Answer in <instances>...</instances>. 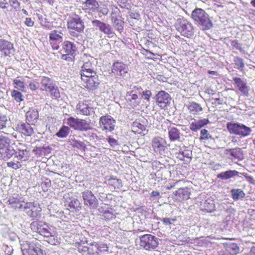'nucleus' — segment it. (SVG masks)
Wrapping results in <instances>:
<instances>
[{
  "instance_id": "nucleus-1",
  "label": "nucleus",
  "mask_w": 255,
  "mask_h": 255,
  "mask_svg": "<svg viewBox=\"0 0 255 255\" xmlns=\"http://www.w3.org/2000/svg\"><path fill=\"white\" fill-rule=\"evenodd\" d=\"M67 27L71 36L78 37L84 31V22L79 15L73 14L67 20Z\"/></svg>"
},
{
  "instance_id": "nucleus-2",
  "label": "nucleus",
  "mask_w": 255,
  "mask_h": 255,
  "mask_svg": "<svg viewBox=\"0 0 255 255\" xmlns=\"http://www.w3.org/2000/svg\"><path fill=\"white\" fill-rule=\"evenodd\" d=\"M192 17L197 25L203 30L210 29L213 26L209 15L201 8H196L192 12Z\"/></svg>"
},
{
  "instance_id": "nucleus-3",
  "label": "nucleus",
  "mask_w": 255,
  "mask_h": 255,
  "mask_svg": "<svg viewBox=\"0 0 255 255\" xmlns=\"http://www.w3.org/2000/svg\"><path fill=\"white\" fill-rule=\"evenodd\" d=\"M227 128L231 134L243 137L249 135L252 131L251 128L245 125L233 122L228 123Z\"/></svg>"
},
{
  "instance_id": "nucleus-4",
  "label": "nucleus",
  "mask_w": 255,
  "mask_h": 255,
  "mask_svg": "<svg viewBox=\"0 0 255 255\" xmlns=\"http://www.w3.org/2000/svg\"><path fill=\"white\" fill-rule=\"evenodd\" d=\"M67 125L74 130L86 131L92 129L90 121L70 117L67 119Z\"/></svg>"
},
{
  "instance_id": "nucleus-5",
  "label": "nucleus",
  "mask_w": 255,
  "mask_h": 255,
  "mask_svg": "<svg viewBox=\"0 0 255 255\" xmlns=\"http://www.w3.org/2000/svg\"><path fill=\"white\" fill-rule=\"evenodd\" d=\"M176 30L180 34L189 38L194 34V28L192 24L186 19H179L175 25Z\"/></svg>"
},
{
  "instance_id": "nucleus-6",
  "label": "nucleus",
  "mask_w": 255,
  "mask_h": 255,
  "mask_svg": "<svg viewBox=\"0 0 255 255\" xmlns=\"http://www.w3.org/2000/svg\"><path fill=\"white\" fill-rule=\"evenodd\" d=\"M23 210L32 220L38 219L41 217V208L39 204L35 202H25Z\"/></svg>"
},
{
  "instance_id": "nucleus-7",
  "label": "nucleus",
  "mask_w": 255,
  "mask_h": 255,
  "mask_svg": "<svg viewBox=\"0 0 255 255\" xmlns=\"http://www.w3.org/2000/svg\"><path fill=\"white\" fill-rule=\"evenodd\" d=\"M140 246L146 250L155 249L158 245V238L151 234H145L140 238Z\"/></svg>"
},
{
  "instance_id": "nucleus-8",
  "label": "nucleus",
  "mask_w": 255,
  "mask_h": 255,
  "mask_svg": "<svg viewBox=\"0 0 255 255\" xmlns=\"http://www.w3.org/2000/svg\"><path fill=\"white\" fill-rule=\"evenodd\" d=\"M30 228L33 231L39 234L45 238L52 236L48 227L42 222L38 221H33L30 224Z\"/></svg>"
},
{
  "instance_id": "nucleus-9",
  "label": "nucleus",
  "mask_w": 255,
  "mask_h": 255,
  "mask_svg": "<svg viewBox=\"0 0 255 255\" xmlns=\"http://www.w3.org/2000/svg\"><path fill=\"white\" fill-rule=\"evenodd\" d=\"M14 52L12 43L5 39H0V55L1 57H10Z\"/></svg>"
},
{
  "instance_id": "nucleus-10",
  "label": "nucleus",
  "mask_w": 255,
  "mask_h": 255,
  "mask_svg": "<svg viewBox=\"0 0 255 255\" xmlns=\"http://www.w3.org/2000/svg\"><path fill=\"white\" fill-rule=\"evenodd\" d=\"M116 121L111 116H102L99 119V126L103 130L112 131L115 127Z\"/></svg>"
},
{
  "instance_id": "nucleus-11",
  "label": "nucleus",
  "mask_w": 255,
  "mask_h": 255,
  "mask_svg": "<svg viewBox=\"0 0 255 255\" xmlns=\"http://www.w3.org/2000/svg\"><path fill=\"white\" fill-rule=\"evenodd\" d=\"M156 105L161 109H165L171 100L170 95L164 91H159L155 96Z\"/></svg>"
},
{
  "instance_id": "nucleus-12",
  "label": "nucleus",
  "mask_w": 255,
  "mask_h": 255,
  "mask_svg": "<svg viewBox=\"0 0 255 255\" xmlns=\"http://www.w3.org/2000/svg\"><path fill=\"white\" fill-rule=\"evenodd\" d=\"M23 255H40L41 249L37 245L28 242H23L21 244Z\"/></svg>"
},
{
  "instance_id": "nucleus-13",
  "label": "nucleus",
  "mask_w": 255,
  "mask_h": 255,
  "mask_svg": "<svg viewBox=\"0 0 255 255\" xmlns=\"http://www.w3.org/2000/svg\"><path fill=\"white\" fill-rule=\"evenodd\" d=\"M224 153L226 156L232 161H241L244 158V152L240 147L226 149Z\"/></svg>"
},
{
  "instance_id": "nucleus-14",
  "label": "nucleus",
  "mask_w": 255,
  "mask_h": 255,
  "mask_svg": "<svg viewBox=\"0 0 255 255\" xmlns=\"http://www.w3.org/2000/svg\"><path fill=\"white\" fill-rule=\"evenodd\" d=\"M111 20L116 30L122 33L124 30V21L122 19V16L119 9L112 11L111 14Z\"/></svg>"
},
{
  "instance_id": "nucleus-15",
  "label": "nucleus",
  "mask_w": 255,
  "mask_h": 255,
  "mask_svg": "<svg viewBox=\"0 0 255 255\" xmlns=\"http://www.w3.org/2000/svg\"><path fill=\"white\" fill-rule=\"evenodd\" d=\"M92 23L94 25L98 27L101 32L106 34L109 38H113L115 36L116 34L109 24L102 22L99 20H93Z\"/></svg>"
},
{
  "instance_id": "nucleus-16",
  "label": "nucleus",
  "mask_w": 255,
  "mask_h": 255,
  "mask_svg": "<svg viewBox=\"0 0 255 255\" xmlns=\"http://www.w3.org/2000/svg\"><path fill=\"white\" fill-rule=\"evenodd\" d=\"M84 87L89 90H95L98 88L100 85V80L98 75L95 74L92 76L86 77L81 80Z\"/></svg>"
},
{
  "instance_id": "nucleus-17",
  "label": "nucleus",
  "mask_w": 255,
  "mask_h": 255,
  "mask_svg": "<svg viewBox=\"0 0 255 255\" xmlns=\"http://www.w3.org/2000/svg\"><path fill=\"white\" fill-rule=\"evenodd\" d=\"M151 144L153 151L156 153L161 154L166 148V140L160 136L153 137Z\"/></svg>"
},
{
  "instance_id": "nucleus-18",
  "label": "nucleus",
  "mask_w": 255,
  "mask_h": 255,
  "mask_svg": "<svg viewBox=\"0 0 255 255\" xmlns=\"http://www.w3.org/2000/svg\"><path fill=\"white\" fill-rule=\"evenodd\" d=\"M223 245L224 251L220 255H237L241 252L240 246L236 243H225Z\"/></svg>"
},
{
  "instance_id": "nucleus-19",
  "label": "nucleus",
  "mask_w": 255,
  "mask_h": 255,
  "mask_svg": "<svg viewBox=\"0 0 255 255\" xmlns=\"http://www.w3.org/2000/svg\"><path fill=\"white\" fill-rule=\"evenodd\" d=\"M82 197L85 205L91 208L96 209L98 205V200L93 193L90 190H86L82 193Z\"/></svg>"
},
{
  "instance_id": "nucleus-20",
  "label": "nucleus",
  "mask_w": 255,
  "mask_h": 255,
  "mask_svg": "<svg viewBox=\"0 0 255 255\" xmlns=\"http://www.w3.org/2000/svg\"><path fill=\"white\" fill-rule=\"evenodd\" d=\"M128 71V68L127 65L123 62L117 61L113 64L112 72L115 75L122 77L126 76Z\"/></svg>"
},
{
  "instance_id": "nucleus-21",
  "label": "nucleus",
  "mask_w": 255,
  "mask_h": 255,
  "mask_svg": "<svg viewBox=\"0 0 255 255\" xmlns=\"http://www.w3.org/2000/svg\"><path fill=\"white\" fill-rule=\"evenodd\" d=\"M233 81L236 88L241 94L244 96L248 97L250 89L247 82L239 77L233 78Z\"/></svg>"
},
{
  "instance_id": "nucleus-22",
  "label": "nucleus",
  "mask_w": 255,
  "mask_h": 255,
  "mask_svg": "<svg viewBox=\"0 0 255 255\" xmlns=\"http://www.w3.org/2000/svg\"><path fill=\"white\" fill-rule=\"evenodd\" d=\"M190 195L191 192L189 188H180L173 193V199L175 201L182 202L190 198Z\"/></svg>"
},
{
  "instance_id": "nucleus-23",
  "label": "nucleus",
  "mask_w": 255,
  "mask_h": 255,
  "mask_svg": "<svg viewBox=\"0 0 255 255\" xmlns=\"http://www.w3.org/2000/svg\"><path fill=\"white\" fill-rule=\"evenodd\" d=\"M64 205L68 210L73 213L79 211L82 207L80 201L72 197L66 199Z\"/></svg>"
},
{
  "instance_id": "nucleus-24",
  "label": "nucleus",
  "mask_w": 255,
  "mask_h": 255,
  "mask_svg": "<svg viewBox=\"0 0 255 255\" xmlns=\"http://www.w3.org/2000/svg\"><path fill=\"white\" fill-rule=\"evenodd\" d=\"M39 119V113L37 110L33 108H29L25 114L26 123L35 125Z\"/></svg>"
},
{
  "instance_id": "nucleus-25",
  "label": "nucleus",
  "mask_w": 255,
  "mask_h": 255,
  "mask_svg": "<svg viewBox=\"0 0 255 255\" xmlns=\"http://www.w3.org/2000/svg\"><path fill=\"white\" fill-rule=\"evenodd\" d=\"M30 125L31 124L27 123L18 124L17 130L25 136H31L34 133V130Z\"/></svg>"
},
{
  "instance_id": "nucleus-26",
  "label": "nucleus",
  "mask_w": 255,
  "mask_h": 255,
  "mask_svg": "<svg viewBox=\"0 0 255 255\" xmlns=\"http://www.w3.org/2000/svg\"><path fill=\"white\" fill-rule=\"evenodd\" d=\"M8 205L10 206L12 208L15 210L23 209L24 204L25 202L22 201L20 198L18 197H10L7 201Z\"/></svg>"
},
{
  "instance_id": "nucleus-27",
  "label": "nucleus",
  "mask_w": 255,
  "mask_h": 255,
  "mask_svg": "<svg viewBox=\"0 0 255 255\" xmlns=\"http://www.w3.org/2000/svg\"><path fill=\"white\" fill-rule=\"evenodd\" d=\"M209 120L203 119L201 120H194L189 126L190 129L193 131L196 132L202 128L204 127L209 123Z\"/></svg>"
},
{
  "instance_id": "nucleus-28",
  "label": "nucleus",
  "mask_w": 255,
  "mask_h": 255,
  "mask_svg": "<svg viewBox=\"0 0 255 255\" xmlns=\"http://www.w3.org/2000/svg\"><path fill=\"white\" fill-rule=\"evenodd\" d=\"M90 246L94 249L95 255L108 251L109 248L107 244L103 242H94L91 243Z\"/></svg>"
},
{
  "instance_id": "nucleus-29",
  "label": "nucleus",
  "mask_w": 255,
  "mask_h": 255,
  "mask_svg": "<svg viewBox=\"0 0 255 255\" xmlns=\"http://www.w3.org/2000/svg\"><path fill=\"white\" fill-rule=\"evenodd\" d=\"M132 131L134 133L145 135L148 132V130L146 128V126L135 121L132 125Z\"/></svg>"
},
{
  "instance_id": "nucleus-30",
  "label": "nucleus",
  "mask_w": 255,
  "mask_h": 255,
  "mask_svg": "<svg viewBox=\"0 0 255 255\" xmlns=\"http://www.w3.org/2000/svg\"><path fill=\"white\" fill-rule=\"evenodd\" d=\"M201 210L209 213L213 212L216 210V206L214 200L208 198L202 205Z\"/></svg>"
},
{
  "instance_id": "nucleus-31",
  "label": "nucleus",
  "mask_w": 255,
  "mask_h": 255,
  "mask_svg": "<svg viewBox=\"0 0 255 255\" xmlns=\"http://www.w3.org/2000/svg\"><path fill=\"white\" fill-rule=\"evenodd\" d=\"M75 246L78 249V252L82 254L87 252L90 255H95V253L94 252V249L91 246L88 247L84 243H76Z\"/></svg>"
},
{
  "instance_id": "nucleus-32",
  "label": "nucleus",
  "mask_w": 255,
  "mask_h": 255,
  "mask_svg": "<svg viewBox=\"0 0 255 255\" xmlns=\"http://www.w3.org/2000/svg\"><path fill=\"white\" fill-rule=\"evenodd\" d=\"M76 47L73 42L66 40L62 44V49L65 53L75 54Z\"/></svg>"
},
{
  "instance_id": "nucleus-33",
  "label": "nucleus",
  "mask_w": 255,
  "mask_h": 255,
  "mask_svg": "<svg viewBox=\"0 0 255 255\" xmlns=\"http://www.w3.org/2000/svg\"><path fill=\"white\" fill-rule=\"evenodd\" d=\"M239 172L236 170H228L218 174L217 177L221 179L227 180L238 175Z\"/></svg>"
},
{
  "instance_id": "nucleus-34",
  "label": "nucleus",
  "mask_w": 255,
  "mask_h": 255,
  "mask_svg": "<svg viewBox=\"0 0 255 255\" xmlns=\"http://www.w3.org/2000/svg\"><path fill=\"white\" fill-rule=\"evenodd\" d=\"M168 135L171 141L178 140L180 138V130L176 128L172 127L169 129Z\"/></svg>"
},
{
  "instance_id": "nucleus-35",
  "label": "nucleus",
  "mask_w": 255,
  "mask_h": 255,
  "mask_svg": "<svg viewBox=\"0 0 255 255\" xmlns=\"http://www.w3.org/2000/svg\"><path fill=\"white\" fill-rule=\"evenodd\" d=\"M23 78L21 76H17L13 80V85L14 88L18 89L22 92H25V86Z\"/></svg>"
},
{
  "instance_id": "nucleus-36",
  "label": "nucleus",
  "mask_w": 255,
  "mask_h": 255,
  "mask_svg": "<svg viewBox=\"0 0 255 255\" xmlns=\"http://www.w3.org/2000/svg\"><path fill=\"white\" fill-rule=\"evenodd\" d=\"M107 184L114 190L120 189L122 186L121 180L112 177L107 180Z\"/></svg>"
},
{
  "instance_id": "nucleus-37",
  "label": "nucleus",
  "mask_w": 255,
  "mask_h": 255,
  "mask_svg": "<svg viewBox=\"0 0 255 255\" xmlns=\"http://www.w3.org/2000/svg\"><path fill=\"white\" fill-rule=\"evenodd\" d=\"M41 84L42 87H43L44 90L47 91L55 84L53 82L52 79L49 77L42 76L41 80Z\"/></svg>"
},
{
  "instance_id": "nucleus-38",
  "label": "nucleus",
  "mask_w": 255,
  "mask_h": 255,
  "mask_svg": "<svg viewBox=\"0 0 255 255\" xmlns=\"http://www.w3.org/2000/svg\"><path fill=\"white\" fill-rule=\"evenodd\" d=\"M10 143V139L7 136L3 135H0V149H7L8 153L10 150L9 149Z\"/></svg>"
},
{
  "instance_id": "nucleus-39",
  "label": "nucleus",
  "mask_w": 255,
  "mask_h": 255,
  "mask_svg": "<svg viewBox=\"0 0 255 255\" xmlns=\"http://www.w3.org/2000/svg\"><path fill=\"white\" fill-rule=\"evenodd\" d=\"M187 108L189 112L193 115H197L199 112L203 111V108L201 105L194 102H190Z\"/></svg>"
},
{
  "instance_id": "nucleus-40",
  "label": "nucleus",
  "mask_w": 255,
  "mask_h": 255,
  "mask_svg": "<svg viewBox=\"0 0 255 255\" xmlns=\"http://www.w3.org/2000/svg\"><path fill=\"white\" fill-rule=\"evenodd\" d=\"M77 109L80 113L83 115L89 116L90 114V107L89 105L84 102H80L77 105Z\"/></svg>"
},
{
  "instance_id": "nucleus-41",
  "label": "nucleus",
  "mask_w": 255,
  "mask_h": 255,
  "mask_svg": "<svg viewBox=\"0 0 255 255\" xmlns=\"http://www.w3.org/2000/svg\"><path fill=\"white\" fill-rule=\"evenodd\" d=\"M177 158L181 160H184L185 158L191 159L192 156V151L186 148L180 149L179 152L177 153Z\"/></svg>"
},
{
  "instance_id": "nucleus-42",
  "label": "nucleus",
  "mask_w": 255,
  "mask_h": 255,
  "mask_svg": "<svg viewBox=\"0 0 255 255\" xmlns=\"http://www.w3.org/2000/svg\"><path fill=\"white\" fill-rule=\"evenodd\" d=\"M61 34L62 32L61 31L53 30L49 33V40H52V41L59 40L60 42H62L63 36Z\"/></svg>"
},
{
  "instance_id": "nucleus-43",
  "label": "nucleus",
  "mask_w": 255,
  "mask_h": 255,
  "mask_svg": "<svg viewBox=\"0 0 255 255\" xmlns=\"http://www.w3.org/2000/svg\"><path fill=\"white\" fill-rule=\"evenodd\" d=\"M47 92L50 93L51 97L53 99L58 100L60 98L59 89L55 84L49 89Z\"/></svg>"
},
{
  "instance_id": "nucleus-44",
  "label": "nucleus",
  "mask_w": 255,
  "mask_h": 255,
  "mask_svg": "<svg viewBox=\"0 0 255 255\" xmlns=\"http://www.w3.org/2000/svg\"><path fill=\"white\" fill-rule=\"evenodd\" d=\"M70 132V128L65 126H62L59 130L56 133V135L60 138L66 137Z\"/></svg>"
},
{
  "instance_id": "nucleus-45",
  "label": "nucleus",
  "mask_w": 255,
  "mask_h": 255,
  "mask_svg": "<svg viewBox=\"0 0 255 255\" xmlns=\"http://www.w3.org/2000/svg\"><path fill=\"white\" fill-rule=\"evenodd\" d=\"M84 4L87 9L93 10L99 6V3L97 0H86Z\"/></svg>"
},
{
  "instance_id": "nucleus-46",
  "label": "nucleus",
  "mask_w": 255,
  "mask_h": 255,
  "mask_svg": "<svg viewBox=\"0 0 255 255\" xmlns=\"http://www.w3.org/2000/svg\"><path fill=\"white\" fill-rule=\"evenodd\" d=\"M25 152H26V149L18 150L17 151H15L14 150H10V152L7 153V156L9 157L11 156L14 153L16 154V156L18 159H22L25 155Z\"/></svg>"
},
{
  "instance_id": "nucleus-47",
  "label": "nucleus",
  "mask_w": 255,
  "mask_h": 255,
  "mask_svg": "<svg viewBox=\"0 0 255 255\" xmlns=\"http://www.w3.org/2000/svg\"><path fill=\"white\" fill-rule=\"evenodd\" d=\"M234 64L236 68L242 71L244 70L245 64L243 59L238 56H236L234 59Z\"/></svg>"
},
{
  "instance_id": "nucleus-48",
  "label": "nucleus",
  "mask_w": 255,
  "mask_h": 255,
  "mask_svg": "<svg viewBox=\"0 0 255 255\" xmlns=\"http://www.w3.org/2000/svg\"><path fill=\"white\" fill-rule=\"evenodd\" d=\"M232 195L234 200H238L240 198L245 196V193L241 189H233L231 190Z\"/></svg>"
},
{
  "instance_id": "nucleus-49",
  "label": "nucleus",
  "mask_w": 255,
  "mask_h": 255,
  "mask_svg": "<svg viewBox=\"0 0 255 255\" xmlns=\"http://www.w3.org/2000/svg\"><path fill=\"white\" fill-rule=\"evenodd\" d=\"M101 213H102V219L105 221H110L115 217L113 212L109 210L101 211Z\"/></svg>"
},
{
  "instance_id": "nucleus-50",
  "label": "nucleus",
  "mask_w": 255,
  "mask_h": 255,
  "mask_svg": "<svg viewBox=\"0 0 255 255\" xmlns=\"http://www.w3.org/2000/svg\"><path fill=\"white\" fill-rule=\"evenodd\" d=\"M95 71L90 61H88L84 63L81 67L80 72Z\"/></svg>"
},
{
  "instance_id": "nucleus-51",
  "label": "nucleus",
  "mask_w": 255,
  "mask_h": 255,
  "mask_svg": "<svg viewBox=\"0 0 255 255\" xmlns=\"http://www.w3.org/2000/svg\"><path fill=\"white\" fill-rule=\"evenodd\" d=\"M10 5V9L9 10L11 12L17 11L20 8V3L17 0H8Z\"/></svg>"
},
{
  "instance_id": "nucleus-52",
  "label": "nucleus",
  "mask_w": 255,
  "mask_h": 255,
  "mask_svg": "<svg viewBox=\"0 0 255 255\" xmlns=\"http://www.w3.org/2000/svg\"><path fill=\"white\" fill-rule=\"evenodd\" d=\"M11 95L17 102H20L23 100L22 94L17 90H13Z\"/></svg>"
},
{
  "instance_id": "nucleus-53",
  "label": "nucleus",
  "mask_w": 255,
  "mask_h": 255,
  "mask_svg": "<svg viewBox=\"0 0 255 255\" xmlns=\"http://www.w3.org/2000/svg\"><path fill=\"white\" fill-rule=\"evenodd\" d=\"M200 134L201 136L199 139L201 141L212 138V135L209 134L208 131L206 129H201Z\"/></svg>"
},
{
  "instance_id": "nucleus-54",
  "label": "nucleus",
  "mask_w": 255,
  "mask_h": 255,
  "mask_svg": "<svg viewBox=\"0 0 255 255\" xmlns=\"http://www.w3.org/2000/svg\"><path fill=\"white\" fill-rule=\"evenodd\" d=\"M74 54L65 53L62 54L61 56V59L69 62H73L74 61L73 55Z\"/></svg>"
},
{
  "instance_id": "nucleus-55",
  "label": "nucleus",
  "mask_w": 255,
  "mask_h": 255,
  "mask_svg": "<svg viewBox=\"0 0 255 255\" xmlns=\"http://www.w3.org/2000/svg\"><path fill=\"white\" fill-rule=\"evenodd\" d=\"M7 121L6 116L0 112V130L5 128Z\"/></svg>"
},
{
  "instance_id": "nucleus-56",
  "label": "nucleus",
  "mask_w": 255,
  "mask_h": 255,
  "mask_svg": "<svg viewBox=\"0 0 255 255\" xmlns=\"http://www.w3.org/2000/svg\"><path fill=\"white\" fill-rule=\"evenodd\" d=\"M80 74L81 76V79L82 80L86 78V77L92 76L93 75H95V74H97V72L96 71H92L80 72Z\"/></svg>"
},
{
  "instance_id": "nucleus-57",
  "label": "nucleus",
  "mask_w": 255,
  "mask_h": 255,
  "mask_svg": "<svg viewBox=\"0 0 255 255\" xmlns=\"http://www.w3.org/2000/svg\"><path fill=\"white\" fill-rule=\"evenodd\" d=\"M151 96L152 93L150 90H146L142 92V97L147 101H149Z\"/></svg>"
},
{
  "instance_id": "nucleus-58",
  "label": "nucleus",
  "mask_w": 255,
  "mask_h": 255,
  "mask_svg": "<svg viewBox=\"0 0 255 255\" xmlns=\"http://www.w3.org/2000/svg\"><path fill=\"white\" fill-rule=\"evenodd\" d=\"M7 165L9 167H11L14 169H17L20 168L21 167V164L17 162V163H14L13 162H8L7 163Z\"/></svg>"
},
{
  "instance_id": "nucleus-59",
  "label": "nucleus",
  "mask_w": 255,
  "mask_h": 255,
  "mask_svg": "<svg viewBox=\"0 0 255 255\" xmlns=\"http://www.w3.org/2000/svg\"><path fill=\"white\" fill-rule=\"evenodd\" d=\"M50 44L53 50H58L59 48V43L61 42L59 40H55L54 41L49 40Z\"/></svg>"
},
{
  "instance_id": "nucleus-60",
  "label": "nucleus",
  "mask_w": 255,
  "mask_h": 255,
  "mask_svg": "<svg viewBox=\"0 0 255 255\" xmlns=\"http://www.w3.org/2000/svg\"><path fill=\"white\" fill-rule=\"evenodd\" d=\"M231 45L233 48H236V49L242 50V48L241 46V44L239 43L238 41L237 40H234L231 41Z\"/></svg>"
},
{
  "instance_id": "nucleus-61",
  "label": "nucleus",
  "mask_w": 255,
  "mask_h": 255,
  "mask_svg": "<svg viewBox=\"0 0 255 255\" xmlns=\"http://www.w3.org/2000/svg\"><path fill=\"white\" fill-rule=\"evenodd\" d=\"M175 221V219H171L168 218H164L161 220L162 222L165 225H169L172 224V222Z\"/></svg>"
},
{
  "instance_id": "nucleus-62",
  "label": "nucleus",
  "mask_w": 255,
  "mask_h": 255,
  "mask_svg": "<svg viewBox=\"0 0 255 255\" xmlns=\"http://www.w3.org/2000/svg\"><path fill=\"white\" fill-rule=\"evenodd\" d=\"M107 141L111 146L114 147L118 144L117 140L114 138L109 137L107 138Z\"/></svg>"
},
{
  "instance_id": "nucleus-63",
  "label": "nucleus",
  "mask_w": 255,
  "mask_h": 255,
  "mask_svg": "<svg viewBox=\"0 0 255 255\" xmlns=\"http://www.w3.org/2000/svg\"><path fill=\"white\" fill-rule=\"evenodd\" d=\"M25 24L29 27H32L34 25V22L30 17H27L24 21Z\"/></svg>"
},
{
  "instance_id": "nucleus-64",
  "label": "nucleus",
  "mask_w": 255,
  "mask_h": 255,
  "mask_svg": "<svg viewBox=\"0 0 255 255\" xmlns=\"http://www.w3.org/2000/svg\"><path fill=\"white\" fill-rule=\"evenodd\" d=\"M8 3L7 0H0V8L4 9L7 7Z\"/></svg>"
}]
</instances>
